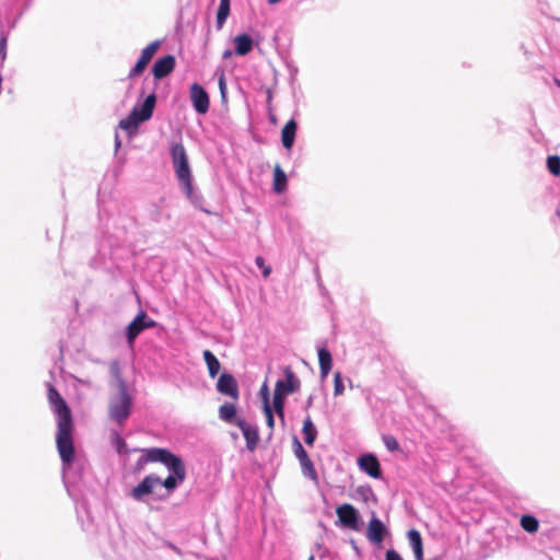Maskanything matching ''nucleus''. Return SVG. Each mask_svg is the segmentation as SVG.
Instances as JSON below:
<instances>
[{
	"label": "nucleus",
	"mask_w": 560,
	"mask_h": 560,
	"mask_svg": "<svg viewBox=\"0 0 560 560\" xmlns=\"http://www.w3.org/2000/svg\"><path fill=\"white\" fill-rule=\"evenodd\" d=\"M47 398L57 415L56 445L59 456L65 465L70 466L74 460L75 452L73 443L74 424L71 409L59 392L51 385L48 387Z\"/></svg>",
	"instance_id": "obj_1"
},
{
	"label": "nucleus",
	"mask_w": 560,
	"mask_h": 560,
	"mask_svg": "<svg viewBox=\"0 0 560 560\" xmlns=\"http://www.w3.org/2000/svg\"><path fill=\"white\" fill-rule=\"evenodd\" d=\"M155 104L156 95L151 93L140 106H135L130 114L119 121V128L129 136H133L138 130V126L152 117Z\"/></svg>",
	"instance_id": "obj_2"
},
{
	"label": "nucleus",
	"mask_w": 560,
	"mask_h": 560,
	"mask_svg": "<svg viewBox=\"0 0 560 560\" xmlns=\"http://www.w3.org/2000/svg\"><path fill=\"white\" fill-rule=\"evenodd\" d=\"M171 156L178 180L185 186L188 194L191 192V172L186 150L182 143L171 145Z\"/></svg>",
	"instance_id": "obj_3"
},
{
	"label": "nucleus",
	"mask_w": 560,
	"mask_h": 560,
	"mask_svg": "<svg viewBox=\"0 0 560 560\" xmlns=\"http://www.w3.org/2000/svg\"><path fill=\"white\" fill-rule=\"evenodd\" d=\"M162 463L164 464L170 470L178 472L182 471V459L177 455L171 453L166 448H149L145 451V455L140 458L139 464H147V463Z\"/></svg>",
	"instance_id": "obj_4"
},
{
	"label": "nucleus",
	"mask_w": 560,
	"mask_h": 560,
	"mask_svg": "<svg viewBox=\"0 0 560 560\" xmlns=\"http://www.w3.org/2000/svg\"><path fill=\"white\" fill-rule=\"evenodd\" d=\"M132 397L127 390L118 392V395L113 397L108 405V415L110 419L118 423L126 421L131 411Z\"/></svg>",
	"instance_id": "obj_5"
},
{
	"label": "nucleus",
	"mask_w": 560,
	"mask_h": 560,
	"mask_svg": "<svg viewBox=\"0 0 560 560\" xmlns=\"http://www.w3.org/2000/svg\"><path fill=\"white\" fill-rule=\"evenodd\" d=\"M156 323L149 318L147 313L141 311L128 325L126 337L129 345H132L136 338L147 328H152Z\"/></svg>",
	"instance_id": "obj_6"
},
{
	"label": "nucleus",
	"mask_w": 560,
	"mask_h": 560,
	"mask_svg": "<svg viewBox=\"0 0 560 560\" xmlns=\"http://www.w3.org/2000/svg\"><path fill=\"white\" fill-rule=\"evenodd\" d=\"M336 514L341 526L352 530L359 529L360 515L353 505L343 503L337 506Z\"/></svg>",
	"instance_id": "obj_7"
},
{
	"label": "nucleus",
	"mask_w": 560,
	"mask_h": 560,
	"mask_svg": "<svg viewBox=\"0 0 560 560\" xmlns=\"http://www.w3.org/2000/svg\"><path fill=\"white\" fill-rule=\"evenodd\" d=\"M293 447H294V454L300 462L303 475L305 477L310 478L312 481L317 483L318 482L317 471H316L312 460L310 459L306 451L304 450V447L302 446V444L300 443V441L296 438H294V440H293Z\"/></svg>",
	"instance_id": "obj_8"
},
{
	"label": "nucleus",
	"mask_w": 560,
	"mask_h": 560,
	"mask_svg": "<svg viewBox=\"0 0 560 560\" xmlns=\"http://www.w3.org/2000/svg\"><path fill=\"white\" fill-rule=\"evenodd\" d=\"M190 98L194 108L198 114H206L209 110L210 100L207 91L199 84L194 83L190 86Z\"/></svg>",
	"instance_id": "obj_9"
},
{
	"label": "nucleus",
	"mask_w": 560,
	"mask_h": 560,
	"mask_svg": "<svg viewBox=\"0 0 560 560\" xmlns=\"http://www.w3.org/2000/svg\"><path fill=\"white\" fill-rule=\"evenodd\" d=\"M235 424L241 429L248 451L253 452L256 450L259 442V433L256 427L248 423L245 419L237 418Z\"/></svg>",
	"instance_id": "obj_10"
},
{
	"label": "nucleus",
	"mask_w": 560,
	"mask_h": 560,
	"mask_svg": "<svg viewBox=\"0 0 560 560\" xmlns=\"http://www.w3.org/2000/svg\"><path fill=\"white\" fill-rule=\"evenodd\" d=\"M176 60L173 55H166L162 58H159L153 67L152 74L154 79L161 80L173 72L175 69Z\"/></svg>",
	"instance_id": "obj_11"
},
{
	"label": "nucleus",
	"mask_w": 560,
	"mask_h": 560,
	"mask_svg": "<svg viewBox=\"0 0 560 560\" xmlns=\"http://www.w3.org/2000/svg\"><path fill=\"white\" fill-rule=\"evenodd\" d=\"M219 393L230 396L233 399L238 398V385L235 377L229 373H222L217 383Z\"/></svg>",
	"instance_id": "obj_12"
},
{
	"label": "nucleus",
	"mask_w": 560,
	"mask_h": 560,
	"mask_svg": "<svg viewBox=\"0 0 560 560\" xmlns=\"http://www.w3.org/2000/svg\"><path fill=\"white\" fill-rule=\"evenodd\" d=\"M161 483V479L154 475H148L143 480L131 490V497L135 500H142L144 495L152 493L155 486Z\"/></svg>",
	"instance_id": "obj_13"
},
{
	"label": "nucleus",
	"mask_w": 560,
	"mask_h": 560,
	"mask_svg": "<svg viewBox=\"0 0 560 560\" xmlns=\"http://www.w3.org/2000/svg\"><path fill=\"white\" fill-rule=\"evenodd\" d=\"M387 535V529L383 522L377 517L373 516L366 528V537L373 544H381L385 536Z\"/></svg>",
	"instance_id": "obj_14"
},
{
	"label": "nucleus",
	"mask_w": 560,
	"mask_h": 560,
	"mask_svg": "<svg viewBox=\"0 0 560 560\" xmlns=\"http://www.w3.org/2000/svg\"><path fill=\"white\" fill-rule=\"evenodd\" d=\"M359 467L372 478H380L382 475L378 459L373 454H365L359 458Z\"/></svg>",
	"instance_id": "obj_15"
},
{
	"label": "nucleus",
	"mask_w": 560,
	"mask_h": 560,
	"mask_svg": "<svg viewBox=\"0 0 560 560\" xmlns=\"http://www.w3.org/2000/svg\"><path fill=\"white\" fill-rule=\"evenodd\" d=\"M285 381H278L276 384H281V393L284 395L292 394L300 388V380L295 376L290 366L284 369Z\"/></svg>",
	"instance_id": "obj_16"
},
{
	"label": "nucleus",
	"mask_w": 560,
	"mask_h": 560,
	"mask_svg": "<svg viewBox=\"0 0 560 560\" xmlns=\"http://www.w3.org/2000/svg\"><path fill=\"white\" fill-rule=\"evenodd\" d=\"M298 125L294 119H290L283 126L281 130V142L282 145L290 150L293 147L295 135H296Z\"/></svg>",
	"instance_id": "obj_17"
},
{
	"label": "nucleus",
	"mask_w": 560,
	"mask_h": 560,
	"mask_svg": "<svg viewBox=\"0 0 560 560\" xmlns=\"http://www.w3.org/2000/svg\"><path fill=\"white\" fill-rule=\"evenodd\" d=\"M109 374L118 392H124L128 389L126 381L122 377L120 363L118 360H113L109 363Z\"/></svg>",
	"instance_id": "obj_18"
},
{
	"label": "nucleus",
	"mask_w": 560,
	"mask_h": 560,
	"mask_svg": "<svg viewBox=\"0 0 560 560\" xmlns=\"http://www.w3.org/2000/svg\"><path fill=\"white\" fill-rule=\"evenodd\" d=\"M408 539L416 560H423V544L420 533L417 529H410L408 532Z\"/></svg>",
	"instance_id": "obj_19"
},
{
	"label": "nucleus",
	"mask_w": 560,
	"mask_h": 560,
	"mask_svg": "<svg viewBox=\"0 0 560 560\" xmlns=\"http://www.w3.org/2000/svg\"><path fill=\"white\" fill-rule=\"evenodd\" d=\"M235 52L240 56L247 55L253 49V39L247 34H241L234 37Z\"/></svg>",
	"instance_id": "obj_20"
},
{
	"label": "nucleus",
	"mask_w": 560,
	"mask_h": 560,
	"mask_svg": "<svg viewBox=\"0 0 560 560\" xmlns=\"http://www.w3.org/2000/svg\"><path fill=\"white\" fill-rule=\"evenodd\" d=\"M318 362L320 376L325 378L332 366V359L330 352L326 348L318 349Z\"/></svg>",
	"instance_id": "obj_21"
},
{
	"label": "nucleus",
	"mask_w": 560,
	"mask_h": 560,
	"mask_svg": "<svg viewBox=\"0 0 560 560\" xmlns=\"http://www.w3.org/2000/svg\"><path fill=\"white\" fill-rule=\"evenodd\" d=\"M186 478V469L185 465L182 462V471L178 472L173 471L172 476H168L165 480H161L162 486H164L167 490H174L179 483H182Z\"/></svg>",
	"instance_id": "obj_22"
},
{
	"label": "nucleus",
	"mask_w": 560,
	"mask_h": 560,
	"mask_svg": "<svg viewBox=\"0 0 560 560\" xmlns=\"http://www.w3.org/2000/svg\"><path fill=\"white\" fill-rule=\"evenodd\" d=\"M287 175L280 165H276L273 170V190L277 194H281L287 188Z\"/></svg>",
	"instance_id": "obj_23"
},
{
	"label": "nucleus",
	"mask_w": 560,
	"mask_h": 560,
	"mask_svg": "<svg viewBox=\"0 0 560 560\" xmlns=\"http://www.w3.org/2000/svg\"><path fill=\"white\" fill-rule=\"evenodd\" d=\"M303 434H304V441L307 445H313L316 436H317V430L311 419L310 416L305 418L303 421Z\"/></svg>",
	"instance_id": "obj_24"
},
{
	"label": "nucleus",
	"mask_w": 560,
	"mask_h": 560,
	"mask_svg": "<svg viewBox=\"0 0 560 560\" xmlns=\"http://www.w3.org/2000/svg\"><path fill=\"white\" fill-rule=\"evenodd\" d=\"M202 355L207 364L209 375L211 377L217 376L221 368L217 357L210 350H205Z\"/></svg>",
	"instance_id": "obj_25"
},
{
	"label": "nucleus",
	"mask_w": 560,
	"mask_h": 560,
	"mask_svg": "<svg viewBox=\"0 0 560 560\" xmlns=\"http://www.w3.org/2000/svg\"><path fill=\"white\" fill-rule=\"evenodd\" d=\"M281 384H276L275 386V393H273V408L277 412V415L281 418V420L284 419V394L281 393Z\"/></svg>",
	"instance_id": "obj_26"
},
{
	"label": "nucleus",
	"mask_w": 560,
	"mask_h": 560,
	"mask_svg": "<svg viewBox=\"0 0 560 560\" xmlns=\"http://www.w3.org/2000/svg\"><path fill=\"white\" fill-rule=\"evenodd\" d=\"M236 407L233 404L225 402L219 408V417L228 423H235Z\"/></svg>",
	"instance_id": "obj_27"
},
{
	"label": "nucleus",
	"mask_w": 560,
	"mask_h": 560,
	"mask_svg": "<svg viewBox=\"0 0 560 560\" xmlns=\"http://www.w3.org/2000/svg\"><path fill=\"white\" fill-rule=\"evenodd\" d=\"M230 14V0H221L217 12V27L221 30Z\"/></svg>",
	"instance_id": "obj_28"
},
{
	"label": "nucleus",
	"mask_w": 560,
	"mask_h": 560,
	"mask_svg": "<svg viewBox=\"0 0 560 560\" xmlns=\"http://www.w3.org/2000/svg\"><path fill=\"white\" fill-rule=\"evenodd\" d=\"M521 526L527 533H536L539 527L538 520L532 515H523L521 517Z\"/></svg>",
	"instance_id": "obj_29"
},
{
	"label": "nucleus",
	"mask_w": 560,
	"mask_h": 560,
	"mask_svg": "<svg viewBox=\"0 0 560 560\" xmlns=\"http://www.w3.org/2000/svg\"><path fill=\"white\" fill-rule=\"evenodd\" d=\"M160 46H161V42L160 40L151 42L147 47H144L142 49L140 57L144 58V60H147V62L150 63L151 59L156 54V51L159 50Z\"/></svg>",
	"instance_id": "obj_30"
},
{
	"label": "nucleus",
	"mask_w": 560,
	"mask_h": 560,
	"mask_svg": "<svg viewBox=\"0 0 560 560\" xmlns=\"http://www.w3.org/2000/svg\"><path fill=\"white\" fill-rule=\"evenodd\" d=\"M547 168L553 176H560V156L559 155L548 156Z\"/></svg>",
	"instance_id": "obj_31"
},
{
	"label": "nucleus",
	"mask_w": 560,
	"mask_h": 560,
	"mask_svg": "<svg viewBox=\"0 0 560 560\" xmlns=\"http://www.w3.org/2000/svg\"><path fill=\"white\" fill-rule=\"evenodd\" d=\"M382 441L389 452H398L400 450L398 441L393 435L385 434L382 436Z\"/></svg>",
	"instance_id": "obj_32"
},
{
	"label": "nucleus",
	"mask_w": 560,
	"mask_h": 560,
	"mask_svg": "<svg viewBox=\"0 0 560 560\" xmlns=\"http://www.w3.org/2000/svg\"><path fill=\"white\" fill-rule=\"evenodd\" d=\"M149 65V62H147V60H144V58H139L137 63L135 65V67L129 71V74L128 77L129 78H136L138 75H140L147 68V66Z\"/></svg>",
	"instance_id": "obj_33"
},
{
	"label": "nucleus",
	"mask_w": 560,
	"mask_h": 560,
	"mask_svg": "<svg viewBox=\"0 0 560 560\" xmlns=\"http://www.w3.org/2000/svg\"><path fill=\"white\" fill-rule=\"evenodd\" d=\"M149 65V62H147V60H144V58H139L137 63L135 65V67L129 71V74L128 77L129 78H136L138 75H140L147 68V66Z\"/></svg>",
	"instance_id": "obj_34"
},
{
	"label": "nucleus",
	"mask_w": 560,
	"mask_h": 560,
	"mask_svg": "<svg viewBox=\"0 0 560 560\" xmlns=\"http://www.w3.org/2000/svg\"><path fill=\"white\" fill-rule=\"evenodd\" d=\"M149 65V62H147V60H144V58H139L137 63L135 65V67L129 71V74L128 77L129 78H136L138 75H140L147 68V66Z\"/></svg>",
	"instance_id": "obj_35"
},
{
	"label": "nucleus",
	"mask_w": 560,
	"mask_h": 560,
	"mask_svg": "<svg viewBox=\"0 0 560 560\" xmlns=\"http://www.w3.org/2000/svg\"><path fill=\"white\" fill-rule=\"evenodd\" d=\"M345 392V385L342 383L341 374L336 372L334 375V395L340 396Z\"/></svg>",
	"instance_id": "obj_36"
},
{
	"label": "nucleus",
	"mask_w": 560,
	"mask_h": 560,
	"mask_svg": "<svg viewBox=\"0 0 560 560\" xmlns=\"http://www.w3.org/2000/svg\"><path fill=\"white\" fill-rule=\"evenodd\" d=\"M264 411H265V416H266L267 425L269 427L270 430H273V428H275V418H273L272 409H271V407L269 405V401H268L267 397H266V402H265V406H264Z\"/></svg>",
	"instance_id": "obj_37"
},
{
	"label": "nucleus",
	"mask_w": 560,
	"mask_h": 560,
	"mask_svg": "<svg viewBox=\"0 0 560 560\" xmlns=\"http://www.w3.org/2000/svg\"><path fill=\"white\" fill-rule=\"evenodd\" d=\"M255 262L261 269L264 278H268L271 273V267L265 264V259L261 256H257Z\"/></svg>",
	"instance_id": "obj_38"
},
{
	"label": "nucleus",
	"mask_w": 560,
	"mask_h": 560,
	"mask_svg": "<svg viewBox=\"0 0 560 560\" xmlns=\"http://www.w3.org/2000/svg\"><path fill=\"white\" fill-rule=\"evenodd\" d=\"M7 44H8V37L4 34H1L0 36V59L1 62H4L7 58Z\"/></svg>",
	"instance_id": "obj_39"
},
{
	"label": "nucleus",
	"mask_w": 560,
	"mask_h": 560,
	"mask_svg": "<svg viewBox=\"0 0 560 560\" xmlns=\"http://www.w3.org/2000/svg\"><path fill=\"white\" fill-rule=\"evenodd\" d=\"M161 207L156 203L152 205L149 209L150 217L153 221L158 222L161 217Z\"/></svg>",
	"instance_id": "obj_40"
},
{
	"label": "nucleus",
	"mask_w": 560,
	"mask_h": 560,
	"mask_svg": "<svg viewBox=\"0 0 560 560\" xmlns=\"http://www.w3.org/2000/svg\"><path fill=\"white\" fill-rule=\"evenodd\" d=\"M385 560H404V559L396 550L389 549L385 553Z\"/></svg>",
	"instance_id": "obj_41"
},
{
	"label": "nucleus",
	"mask_w": 560,
	"mask_h": 560,
	"mask_svg": "<svg viewBox=\"0 0 560 560\" xmlns=\"http://www.w3.org/2000/svg\"><path fill=\"white\" fill-rule=\"evenodd\" d=\"M115 443L117 445L118 452L121 453L122 448L126 447V442L124 441V439L120 435L116 434L115 435Z\"/></svg>",
	"instance_id": "obj_42"
},
{
	"label": "nucleus",
	"mask_w": 560,
	"mask_h": 560,
	"mask_svg": "<svg viewBox=\"0 0 560 560\" xmlns=\"http://www.w3.org/2000/svg\"><path fill=\"white\" fill-rule=\"evenodd\" d=\"M260 393L264 396V404H265L266 402V397L269 399V390H268V386H267L266 383L261 386Z\"/></svg>",
	"instance_id": "obj_43"
},
{
	"label": "nucleus",
	"mask_w": 560,
	"mask_h": 560,
	"mask_svg": "<svg viewBox=\"0 0 560 560\" xmlns=\"http://www.w3.org/2000/svg\"><path fill=\"white\" fill-rule=\"evenodd\" d=\"M219 88L222 92V94L224 93V90H225V80H224V74L222 73L220 79H219Z\"/></svg>",
	"instance_id": "obj_44"
},
{
	"label": "nucleus",
	"mask_w": 560,
	"mask_h": 560,
	"mask_svg": "<svg viewBox=\"0 0 560 560\" xmlns=\"http://www.w3.org/2000/svg\"><path fill=\"white\" fill-rule=\"evenodd\" d=\"M231 56H232V51H231V50H225V51L223 52V55H222V57H223L224 59H228V58H230Z\"/></svg>",
	"instance_id": "obj_45"
},
{
	"label": "nucleus",
	"mask_w": 560,
	"mask_h": 560,
	"mask_svg": "<svg viewBox=\"0 0 560 560\" xmlns=\"http://www.w3.org/2000/svg\"><path fill=\"white\" fill-rule=\"evenodd\" d=\"M119 145H120V141L118 139V136H116V148H119Z\"/></svg>",
	"instance_id": "obj_46"
},
{
	"label": "nucleus",
	"mask_w": 560,
	"mask_h": 560,
	"mask_svg": "<svg viewBox=\"0 0 560 560\" xmlns=\"http://www.w3.org/2000/svg\"><path fill=\"white\" fill-rule=\"evenodd\" d=\"M555 82L560 88V80L556 79Z\"/></svg>",
	"instance_id": "obj_47"
},
{
	"label": "nucleus",
	"mask_w": 560,
	"mask_h": 560,
	"mask_svg": "<svg viewBox=\"0 0 560 560\" xmlns=\"http://www.w3.org/2000/svg\"><path fill=\"white\" fill-rule=\"evenodd\" d=\"M307 560H315L314 556H310Z\"/></svg>",
	"instance_id": "obj_48"
}]
</instances>
